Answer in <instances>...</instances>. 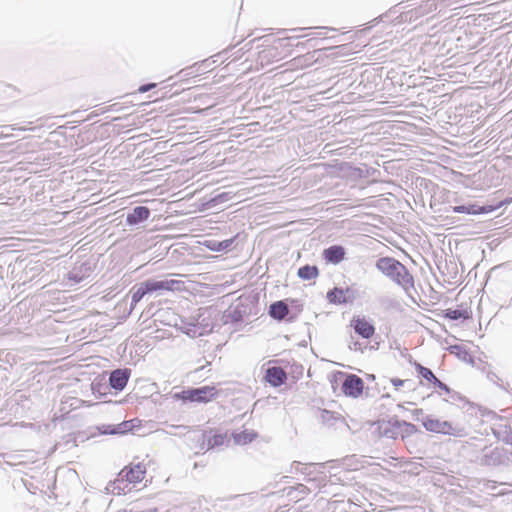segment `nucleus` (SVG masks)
Returning <instances> with one entry per match:
<instances>
[{"label":"nucleus","mask_w":512,"mask_h":512,"mask_svg":"<svg viewBox=\"0 0 512 512\" xmlns=\"http://www.w3.org/2000/svg\"><path fill=\"white\" fill-rule=\"evenodd\" d=\"M376 268L405 291L414 288V277L399 260L385 256L376 261Z\"/></svg>","instance_id":"obj_1"},{"label":"nucleus","mask_w":512,"mask_h":512,"mask_svg":"<svg viewBox=\"0 0 512 512\" xmlns=\"http://www.w3.org/2000/svg\"><path fill=\"white\" fill-rule=\"evenodd\" d=\"M302 311V304L296 299H285L272 302L268 309L269 316L279 322L292 323Z\"/></svg>","instance_id":"obj_2"},{"label":"nucleus","mask_w":512,"mask_h":512,"mask_svg":"<svg viewBox=\"0 0 512 512\" xmlns=\"http://www.w3.org/2000/svg\"><path fill=\"white\" fill-rule=\"evenodd\" d=\"M218 390L213 385H205L200 387H188L180 392L173 394V399L182 401L183 403H208L216 399Z\"/></svg>","instance_id":"obj_3"},{"label":"nucleus","mask_w":512,"mask_h":512,"mask_svg":"<svg viewBox=\"0 0 512 512\" xmlns=\"http://www.w3.org/2000/svg\"><path fill=\"white\" fill-rule=\"evenodd\" d=\"M476 463L486 467H499L509 461L507 450L503 447L485 446L476 457Z\"/></svg>","instance_id":"obj_4"},{"label":"nucleus","mask_w":512,"mask_h":512,"mask_svg":"<svg viewBox=\"0 0 512 512\" xmlns=\"http://www.w3.org/2000/svg\"><path fill=\"white\" fill-rule=\"evenodd\" d=\"M512 202V198H505L500 201H492L483 205L477 203H468L462 205H456L451 207L454 213L468 214V215H484L494 212L503 206H506Z\"/></svg>","instance_id":"obj_5"},{"label":"nucleus","mask_w":512,"mask_h":512,"mask_svg":"<svg viewBox=\"0 0 512 512\" xmlns=\"http://www.w3.org/2000/svg\"><path fill=\"white\" fill-rule=\"evenodd\" d=\"M423 427L432 433L450 435V436H462L464 429L462 427L454 426L452 422L446 420H440L433 415L426 418Z\"/></svg>","instance_id":"obj_6"},{"label":"nucleus","mask_w":512,"mask_h":512,"mask_svg":"<svg viewBox=\"0 0 512 512\" xmlns=\"http://www.w3.org/2000/svg\"><path fill=\"white\" fill-rule=\"evenodd\" d=\"M437 10L436 0H428L420 4L418 7L406 12H402L399 16V22H415L419 18L428 16Z\"/></svg>","instance_id":"obj_7"},{"label":"nucleus","mask_w":512,"mask_h":512,"mask_svg":"<svg viewBox=\"0 0 512 512\" xmlns=\"http://www.w3.org/2000/svg\"><path fill=\"white\" fill-rule=\"evenodd\" d=\"M344 380L341 385V390L345 396L357 398L363 393L364 381L356 374L342 373Z\"/></svg>","instance_id":"obj_8"},{"label":"nucleus","mask_w":512,"mask_h":512,"mask_svg":"<svg viewBox=\"0 0 512 512\" xmlns=\"http://www.w3.org/2000/svg\"><path fill=\"white\" fill-rule=\"evenodd\" d=\"M249 306L243 303H238L234 307H229L222 313L221 322L227 324H240L243 322L244 317L249 313Z\"/></svg>","instance_id":"obj_9"},{"label":"nucleus","mask_w":512,"mask_h":512,"mask_svg":"<svg viewBox=\"0 0 512 512\" xmlns=\"http://www.w3.org/2000/svg\"><path fill=\"white\" fill-rule=\"evenodd\" d=\"M145 474L146 468L142 463L130 464L118 473V475L124 480V482L128 483V485L141 482Z\"/></svg>","instance_id":"obj_10"},{"label":"nucleus","mask_w":512,"mask_h":512,"mask_svg":"<svg viewBox=\"0 0 512 512\" xmlns=\"http://www.w3.org/2000/svg\"><path fill=\"white\" fill-rule=\"evenodd\" d=\"M144 288L148 294L159 291H174L178 289L179 281L168 279H147L143 281Z\"/></svg>","instance_id":"obj_11"},{"label":"nucleus","mask_w":512,"mask_h":512,"mask_svg":"<svg viewBox=\"0 0 512 512\" xmlns=\"http://www.w3.org/2000/svg\"><path fill=\"white\" fill-rule=\"evenodd\" d=\"M131 376V369L118 368L110 371L109 373V386L115 391H122L126 387L128 380Z\"/></svg>","instance_id":"obj_12"},{"label":"nucleus","mask_w":512,"mask_h":512,"mask_svg":"<svg viewBox=\"0 0 512 512\" xmlns=\"http://www.w3.org/2000/svg\"><path fill=\"white\" fill-rule=\"evenodd\" d=\"M239 238V234H236L235 236L225 239L222 241L215 240V239H206L201 244L207 248L210 251L213 252H228L233 249H235L238 245L237 240Z\"/></svg>","instance_id":"obj_13"},{"label":"nucleus","mask_w":512,"mask_h":512,"mask_svg":"<svg viewBox=\"0 0 512 512\" xmlns=\"http://www.w3.org/2000/svg\"><path fill=\"white\" fill-rule=\"evenodd\" d=\"M350 326L353 328L354 332L363 339H370L375 334L374 324L365 317H353Z\"/></svg>","instance_id":"obj_14"},{"label":"nucleus","mask_w":512,"mask_h":512,"mask_svg":"<svg viewBox=\"0 0 512 512\" xmlns=\"http://www.w3.org/2000/svg\"><path fill=\"white\" fill-rule=\"evenodd\" d=\"M401 428V420L397 416L390 417L388 420H379L378 429L382 436L390 439L399 438V430Z\"/></svg>","instance_id":"obj_15"},{"label":"nucleus","mask_w":512,"mask_h":512,"mask_svg":"<svg viewBox=\"0 0 512 512\" xmlns=\"http://www.w3.org/2000/svg\"><path fill=\"white\" fill-rule=\"evenodd\" d=\"M346 254L347 252L344 246L334 244L323 250L322 258L326 263L337 265L346 258Z\"/></svg>","instance_id":"obj_16"},{"label":"nucleus","mask_w":512,"mask_h":512,"mask_svg":"<svg viewBox=\"0 0 512 512\" xmlns=\"http://www.w3.org/2000/svg\"><path fill=\"white\" fill-rule=\"evenodd\" d=\"M151 215V210L147 206H136L126 216V225L137 226L146 220Z\"/></svg>","instance_id":"obj_17"},{"label":"nucleus","mask_w":512,"mask_h":512,"mask_svg":"<svg viewBox=\"0 0 512 512\" xmlns=\"http://www.w3.org/2000/svg\"><path fill=\"white\" fill-rule=\"evenodd\" d=\"M350 288L334 287L327 292V299L335 305L347 304L352 301L353 296Z\"/></svg>","instance_id":"obj_18"},{"label":"nucleus","mask_w":512,"mask_h":512,"mask_svg":"<svg viewBox=\"0 0 512 512\" xmlns=\"http://www.w3.org/2000/svg\"><path fill=\"white\" fill-rule=\"evenodd\" d=\"M194 324L197 325L200 332L197 334V337L209 334L214 330V325L211 322V315L208 309H200L198 315L194 317Z\"/></svg>","instance_id":"obj_19"},{"label":"nucleus","mask_w":512,"mask_h":512,"mask_svg":"<svg viewBox=\"0 0 512 512\" xmlns=\"http://www.w3.org/2000/svg\"><path fill=\"white\" fill-rule=\"evenodd\" d=\"M264 379L272 387H280L286 383L287 374L281 367L273 366L266 369Z\"/></svg>","instance_id":"obj_20"},{"label":"nucleus","mask_w":512,"mask_h":512,"mask_svg":"<svg viewBox=\"0 0 512 512\" xmlns=\"http://www.w3.org/2000/svg\"><path fill=\"white\" fill-rule=\"evenodd\" d=\"M401 355L403 357H408V362L414 366L416 372L418 373V375L421 378H423L424 380H426L428 383H430L432 385H434L437 382L438 378L435 376L433 371L430 368H427V367L423 366L422 364H420L419 362L413 360L412 356L407 353L406 349L404 351H401Z\"/></svg>","instance_id":"obj_21"},{"label":"nucleus","mask_w":512,"mask_h":512,"mask_svg":"<svg viewBox=\"0 0 512 512\" xmlns=\"http://www.w3.org/2000/svg\"><path fill=\"white\" fill-rule=\"evenodd\" d=\"M318 420L328 427H337L338 424L348 426L345 419L337 412L320 409L317 415Z\"/></svg>","instance_id":"obj_22"},{"label":"nucleus","mask_w":512,"mask_h":512,"mask_svg":"<svg viewBox=\"0 0 512 512\" xmlns=\"http://www.w3.org/2000/svg\"><path fill=\"white\" fill-rule=\"evenodd\" d=\"M174 326L189 337L195 338L199 334L197 325L194 324V317H179L175 320Z\"/></svg>","instance_id":"obj_23"},{"label":"nucleus","mask_w":512,"mask_h":512,"mask_svg":"<svg viewBox=\"0 0 512 512\" xmlns=\"http://www.w3.org/2000/svg\"><path fill=\"white\" fill-rule=\"evenodd\" d=\"M258 497L257 493H247L241 495H235L230 498L229 506L232 509H240L242 507H251L254 500Z\"/></svg>","instance_id":"obj_24"},{"label":"nucleus","mask_w":512,"mask_h":512,"mask_svg":"<svg viewBox=\"0 0 512 512\" xmlns=\"http://www.w3.org/2000/svg\"><path fill=\"white\" fill-rule=\"evenodd\" d=\"M327 466V463H308L303 464L298 461H294L291 464V469L295 472H300L304 475H311L313 472H319L322 473V469H324Z\"/></svg>","instance_id":"obj_25"},{"label":"nucleus","mask_w":512,"mask_h":512,"mask_svg":"<svg viewBox=\"0 0 512 512\" xmlns=\"http://www.w3.org/2000/svg\"><path fill=\"white\" fill-rule=\"evenodd\" d=\"M348 459H343L341 462L339 461H336V460H331V461H327V465L328 464H332L330 467H329V481L333 484H336V483H342L344 480L342 479V477L340 476V473L341 472H337L336 470L338 468H341L342 470H346L347 467L349 466V464L347 463Z\"/></svg>","instance_id":"obj_26"},{"label":"nucleus","mask_w":512,"mask_h":512,"mask_svg":"<svg viewBox=\"0 0 512 512\" xmlns=\"http://www.w3.org/2000/svg\"><path fill=\"white\" fill-rule=\"evenodd\" d=\"M231 437L236 445H247L258 437V433L254 430L245 429L241 432L234 431Z\"/></svg>","instance_id":"obj_27"},{"label":"nucleus","mask_w":512,"mask_h":512,"mask_svg":"<svg viewBox=\"0 0 512 512\" xmlns=\"http://www.w3.org/2000/svg\"><path fill=\"white\" fill-rule=\"evenodd\" d=\"M106 490L109 493L114 495L125 494L126 491H130L128 483L124 482V480L118 475L114 481H110L106 487Z\"/></svg>","instance_id":"obj_28"},{"label":"nucleus","mask_w":512,"mask_h":512,"mask_svg":"<svg viewBox=\"0 0 512 512\" xmlns=\"http://www.w3.org/2000/svg\"><path fill=\"white\" fill-rule=\"evenodd\" d=\"M443 317L446 319H449L451 321H457V320H467L471 317V311L468 309H445L443 311Z\"/></svg>","instance_id":"obj_29"},{"label":"nucleus","mask_w":512,"mask_h":512,"mask_svg":"<svg viewBox=\"0 0 512 512\" xmlns=\"http://www.w3.org/2000/svg\"><path fill=\"white\" fill-rule=\"evenodd\" d=\"M447 350L454 354L459 360L467 362V363H474L473 357L469 354L468 349L460 344H454L450 345Z\"/></svg>","instance_id":"obj_30"},{"label":"nucleus","mask_w":512,"mask_h":512,"mask_svg":"<svg viewBox=\"0 0 512 512\" xmlns=\"http://www.w3.org/2000/svg\"><path fill=\"white\" fill-rule=\"evenodd\" d=\"M90 270V266L88 263H82L79 267L73 268L68 273V279L73 281L75 284H78L84 280L87 276L88 271Z\"/></svg>","instance_id":"obj_31"},{"label":"nucleus","mask_w":512,"mask_h":512,"mask_svg":"<svg viewBox=\"0 0 512 512\" xmlns=\"http://www.w3.org/2000/svg\"><path fill=\"white\" fill-rule=\"evenodd\" d=\"M206 65V62H196L178 72V76H181L183 79L192 78L197 75L204 74V69L202 67Z\"/></svg>","instance_id":"obj_32"},{"label":"nucleus","mask_w":512,"mask_h":512,"mask_svg":"<svg viewBox=\"0 0 512 512\" xmlns=\"http://www.w3.org/2000/svg\"><path fill=\"white\" fill-rule=\"evenodd\" d=\"M213 434H208V446L207 449L211 450L214 448H218L224 444H228L230 442V439L227 436V433H219V432H212Z\"/></svg>","instance_id":"obj_33"},{"label":"nucleus","mask_w":512,"mask_h":512,"mask_svg":"<svg viewBox=\"0 0 512 512\" xmlns=\"http://www.w3.org/2000/svg\"><path fill=\"white\" fill-rule=\"evenodd\" d=\"M319 269L316 265H303L298 268L297 276L302 280H312L318 277Z\"/></svg>","instance_id":"obj_34"},{"label":"nucleus","mask_w":512,"mask_h":512,"mask_svg":"<svg viewBox=\"0 0 512 512\" xmlns=\"http://www.w3.org/2000/svg\"><path fill=\"white\" fill-rule=\"evenodd\" d=\"M213 430H204L200 433H197L193 436L192 440L196 443L195 445V448L198 449V452L197 453H204L206 451H208L209 449H207V446H208V434H212Z\"/></svg>","instance_id":"obj_35"},{"label":"nucleus","mask_w":512,"mask_h":512,"mask_svg":"<svg viewBox=\"0 0 512 512\" xmlns=\"http://www.w3.org/2000/svg\"><path fill=\"white\" fill-rule=\"evenodd\" d=\"M420 432V429L413 423L401 420V428L399 430V437L405 441L410 436Z\"/></svg>","instance_id":"obj_36"},{"label":"nucleus","mask_w":512,"mask_h":512,"mask_svg":"<svg viewBox=\"0 0 512 512\" xmlns=\"http://www.w3.org/2000/svg\"><path fill=\"white\" fill-rule=\"evenodd\" d=\"M148 292L144 288L143 282H141L139 285H136L132 291L131 295V304H130V311H132L135 306L143 299L145 295H147Z\"/></svg>","instance_id":"obj_37"},{"label":"nucleus","mask_w":512,"mask_h":512,"mask_svg":"<svg viewBox=\"0 0 512 512\" xmlns=\"http://www.w3.org/2000/svg\"><path fill=\"white\" fill-rule=\"evenodd\" d=\"M42 271L43 266L42 264L39 263H35L32 266H26V268L23 271V276L21 277V279H23L24 282H26L27 280H32L34 277L40 275Z\"/></svg>","instance_id":"obj_38"},{"label":"nucleus","mask_w":512,"mask_h":512,"mask_svg":"<svg viewBox=\"0 0 512 512\" xmlns=\"http://www.w3.org/2000/svg\"><path fill=\"white\" fill-rule=\"evenodd\" d=\"M91 389L94 395L98 398H102L106 396L109 392L110 386L109 383H103L101 380H94L91 384Z\"/></svg>","instance_id":"obj_39"},{"label":"nucleus","mask_w":512,"mask_h":512,"mask_svg":"<svg viewBox=\"0 0 512 512\" xmlns=\"http://www.w3.org/2000/svg\"><path fill=\"white\" fill-rule=\"evenodd\" d=\"M493 435L498 439L503 441L507 445L512 446V429L510 426L505 425L504 430H496L493 429Z\"/></svg>","instance_id":"obj_40"},{"label":"nucleus","mask_w":512,"mask_h":512,"mask_svg":"<svg viewBox=\"0 0 512 512\" xmlns=\"http://www.w3.org/2000/svg\"><path fill=\"white\" fill-rule=\"evenodd\" d=\"M232 199V195L229 192H221L213 196L209 201L208 205L210 207H215L219 204L227 202Z\"/></svg>","instance_id":"obj_41"},{"label":"nucleus","mask_w":512,"mask_h":512,"mask_svg":"<svg viewBox=\"0 0 512 512\" xmlns=\"http://www.w3.org/2000/svg\"><path fill=\"white\" fill-rule=\"evenodd\" d=\"M133 428V425L131 424V421H123L120 424L115 425V431L116 435H123L127 432L131 431Z\"/></svg>","instance_id":"obj_42"},{"label":"nucleus","mask_w":512,"mask_h":512,"mask_svg":"<svg viewBox=\"0 0 512 512\" xmlns=\"http://www.w3.org/2000/svg\"><path fill=\"white\" fill-rule=\"evenodd\" d=\"M430 414H426L423 409H415L412 411V418L417 422H421L424 425L426 418H428Z\"/></svg>","instance_id":"obj_43"},{"label":"nucleus","mask_w":512,"mask_h":512,"mask_svg":"<svg viewBox=\"0 0 512 512\" xmlns=\"http://www.w3.org/2000/svg\"><path fill=\"white\" fill-rule=\"evenodd\" d=\"M99 433L102 435H116L115 425L103 424L98 427Z\"/></svg>","instance_id":"obj_44"},{"label":"nucleus","mask_w":512,"mask_h":512,"mask_svg":"<svg viewBox=\"0 0 512 512\" xmlns=\"http://www.w3.org/2000/svg\"><path fill=\"white\" fill-rule=\"evenodd\" d=\"M157 86L156 83H152V82H149V83H145V84H142L138 87V92L139 93H146V92H149L151 91L152 89H154L155 87Z\"/></svg>","instance_id":"obj_45"},{"label":"nucleus","mask_w":512,"mask_h":512,"mask_svg":"<svg viewBox=\"0 0 512 512\" xmlns=\"http://www.w3.org/2000/svg\"><path fill=\"white\" fill-rule=\"evenodd\" d=\"M436 388H439L440 390L444 391L446 394L451 393V388L442 382L441 380H437V382L433 385Z\"/></svg>","instance_id":"obj_46"},{"label":"nucleus","mask_w":512,"mask_h":512,"mask_svg":"<svg viewBox=\"0 0 512 512\" xmlns=\"http://www.w3.org/2000/svg\"><path fill=\"white\" fill-rule=\"evenodd\" d=\"M202 62H206V65H204L202 67V69H204V73H206L207 71H210L213 69L212 66L216 63V60L205 59Z\"/></svg>","instance_id":"obj_47"},{"label":"nucleus","mask_w":512,"mask_h":512,"mask_svg":"<svg viewBox=\"0 0 512 512\" xmlns=\"http://www.w3.org/2000/svg\"><path fill=\"white\" fill-rule=\"evenodd\" d=\"M487 378L490 381H492L493 383L498 384V385H499L498 381L501 380L494 372H488Z\"/></svg>","instance_id":"obj_48"},{"label":"nucleus","mask_w":512,"mask_h":512,"mask_svg":"<svg viewBox=\"0 0 512 512\" xmlns=\"http://www.w3.org/2000/svg\"><path fill=\"white\" fill-rule=\"evenodd\" d=\"M391 383L394 387L399 388L404 385L405 380L399 379V378H393L391 379Z\"/></svg>","instance_id":"obj_49"},{"label":"nucleus","mask_w":512,"mask_h":512,"mask_svg":"<svg viewBox=\"0 0 512 512\" xmlns=\"http://www.w3.org/2000/svg\"><path fill=\"white\" fill-rule=\"evenodd\" d=\"M448 395L450 396V398L452 400H461L462 399V396L459 392H456L454 390L451 389V393H448Z\"/></svg>","instance_id":"obj_50"},{"label":"nucleus","mask_w":512,"mask_h":512,"mask_svg":"<svg viewBox=\"0 0 512 512\" xmlns=\"http://www.w3.org/2000/svg\"><path fill=\"white\" fill-rule=\"evenodd\" d=\"M350 349H353V350H360L361 349V343L358 342V341H355L352 343V345L349 346Z\"/></svg>","instance_id":"obj_51"},{"label":"nucleus","mask_w":512,"mask_h":512,"mask_svg":"<svg viewBox=\"0 0 512 512\" xmlns=\"http://www.w3.org/2000/svg\"><path fill=\"white\" fill-rule=\"evenodd\" d=\"M382 17H383V16H379V17H377V18H374V19L371 21V23H372V25H371V26H375V25H377V24L382 20Z\"/></svg>","instance_id":"obj_52"},{"label":"nucleus","mask_w":512,"mask_h":512,"mask_svg":"<svg viewBox=\"0 0 512 512\" xmlns=\"http://www.w3.org/2000/svg\"><path fill=\"white\" fill-rule=\"evenodd\" d=\"M512 304V298L510 299V305Z\"/></svg>","instance_id":"obj_53"}]
</instances>
